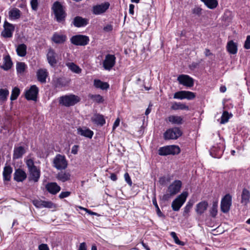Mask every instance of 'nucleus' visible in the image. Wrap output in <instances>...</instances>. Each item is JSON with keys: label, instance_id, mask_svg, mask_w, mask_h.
Returning <instances> with one entry per match:
<instances>
[{"label": "nucleus", "instance_id": "obj_1", "mask_svg": "<svg viewBox=\"0 0 250 250\" xmlns=\"http://www.w3.org/2000/svg\"><path fill=\"white\" fill-rule=\"evenodd\" d=\"M25 163L29 172V181L38 182L41 176L40 169L35 165L34 161L31 159H27Z\"/></svg>", "mask_w": 250, "mask_h": 250}, {"label": "nucleus", "instance_id": "obj_2", "mask_svg": "<svg viewBox=\"0 0 250 250\" xmlns=\"http://www.w3.org/2000/svg\"><path fill=\"white\" fill-rule=\"evenodd\" d=\"M52 10L57 21L62 22L64 21L66 15L62 5L60 2L56 1L54 3Z\"/></svg>", "mask_w": 250, "mask_h": 250}, {"label": "nucleus", "instance_id": "obj_3", "mask_svg": "<svg viewBox=\"0 0 250 250\" xmlns=\"http://www.w3.org/2000/svg\"><path fill=\"white\" fill-rule=\"evenodd\" d=\"M80 101V98L73 94L62 96L59 99L60 104L67 107L75 105Z\"/></svg>", "mask_w": 250, "mask_h": 250}, {"label": "nucleus", "instance_id": "obj_4", "mask_svg": "<svg viewBox=\"0 0 250 250\" xmlns=\"http://www.w3.org/2000/svg\"><path fill=\"white\" fill-rule=\"evenodd\" d=\"M183 132L179 127H174L167 129L164 133V138L166 140H176L182 136Z\"/></svg>", "mask_w": 250, "mask_h": 250}, {"label": "nucleus", "instance_id": "obj_5", "mask_svg": "<svg viewBox=\"0 0 250 250\" xmlns=\"http://www.w3.org/2000/svg\"><path fill=\"white\" fill-rule=\"evenodd\" d=\"M180 152V149L177 146H167L160 147L158 150V154L161 156L168 155H176Z\"/></svg>", "mask_w": 250, "mask_h": 250}, {"label": "nucleus", "instance_id": "obj_6", "mask_svg": "<svg viewBox=\"0 0 250 250\" xmlns=\"http://www.w3.org/2000/svg\"><path fill=\"white\" fill-rule=\"evenodd\" d=\"M187 196L188 193L187 192H183L179 195L172 203V209L175 211H178L186 201Z\"/></svg>", "mask_w": 250, "mask_h": 250}, {"label": "nucleus", "instance_id": "obj_7", "mask_svg": "<svg viewBox=\"0 0 250 250\" xmlns=\"http://www.w3.org/2000/svg\"><path fill=\"white\" fill-rule=\"evenodd\" d=\"M53 167L58 170L64 169L67 167V162L64 156L57 154L53 160Z\"/></svg>", "mask_w": 250, "mask_h": 250}, {"label": "nucleus", "instance_id": "obj_8", "mask_svg": "<svg viewBox=\"0 0 250 250\" xmlns=\"http://www.w3.org/2000/svg\"><path fill=\"white\" fill-rule=\"evenodd\" d=\"M195 97L194 93L189 91H180L175 92L173 95V98L175 99H188L192 100Z\"/></svg>", "mask_w": 250, "mask_h": 250}, {"label": "nucleus", "instance_id": "obj_9", "mask_svg": "<svg viewBox=\"0 0 250 250\" xmlns=\"http://www.w3.org/2000/svg\"><path fill=\"white\" fill-rule=\"evenodd\" d=\"M231 205V196L229 194H226L222 199L221 202V210L224 213H227L230 209Z\"/></svg>", "mask_w": 250, "mask_h": 250}, {"label": "nucleus", "instance_id": "obj_10", "mask_svg": "<svg viewBox=\"0 0 250 250\" xmlns=\"http://www.w3.org/2000/svg\"><path fill=\"white\" fill-rule=\"evenodd\" d=\"M71 42L76 45L84 46L86 45L89 39L87 36L83 35H76L72 37L71 39Z\"/></svg>", "mask_w": 250, "mask_h": 250}, {"label": "nucleus", "instance_id": "obj_11", "mask_svg": "<svg viewBox=\"0 0 250 250\" xmlns=\"http://www.w3.org/2000/svg\"><path fill=\"white\" fill-rule=\"evenodd\" d=\"M179 83L187 87H192L194 84V80L187 75H180L177 78Z\"/></svg>", "mask_w": 250, "mask_h": 250}, {"label": "nucleus", "instance_id": "obj_12", "mask_svg": "<svg viewBox=\"0 0 250 250\" xmlns=\"http://www.w3.org/2000/svg\"><path fill=\"white\" fill-rule=\"evenodd\" d=\"M116 57L114 55L107 54L103 62V67L105 70H110L115 64Z\"/></svg>", "mask_w": 250, "mask_h": 250}, {"label": "nucleus", "instance_id": "obj_13", "mask_svg": "<svg viewBox=\"0 0 250 250\" xmlns=\"http://www.w3.org/2000/svg\"><path fill=\"white\" fill-rule=\"evenodd\" d=\"M181 186V181L180 180H175L169 186L168 192L170 195H174L180 191Z\"/></svg>", "mask_w": 250, "mask_h": 250}, {"label": "nucleus", "instance_id": "obj_14", "mask_svg": "<svg viewBox=\"0 0 250 250\" xmlns=\"http://www.w3.org/2000/svg\"><path fill=\"white\" fill-rule=\"evenodd\" d=\"M46 57L48 62L51 66H54L57 64L58 55L53 49L50 48L48 50Z\"/></svg>", "mask_w": 250, "mask_h": 250}, {"label": "nucleus", "instance_id": "obj_15", "mask_svg": "<svg viewBox=\"0 0 250 250\" xmlns=\"http://www.w3.org/2000/svg\"><path fill=\"white\" fill-rule=\"evenodd\" d=\"M39 92V89L35 85H32L25 93V97L28 100L35 101Z\"/></svg>", "mask_w": 250, "mask_h": 250}, {"label": "nucleus", "instance_id": "obj_16", "mask_svg": "<svg viewBox=\"0 0 250 250\" xmlns=\"http://www.w3.org/2000/svg\"><path fill=\"white\" fill-rule=\"evenodd\" d=\"M27 178V174L24 170L17 168L14 173V180L17 182H22Z\"/></svg>", "mask_w": 250, "mask_h": 250}, {"label": "nucleus", "instance_id": "obj_17", "mask_svg": "<svg viewBox=\"0 0 250 250\" xmlns=\"http://www.w3.org/2000/svg\"><path fill=\"white\" fill-rule=\"evenodd\" d=\"M109 6V4L108 2L94 6L92 8V12L95 15L101 14L105 12Z\"/></svg>", "mask_w": 250, "mask_h": 250}, {"label": "nucleus", "instance_id": "obj_18", "mask_svg": "<svg viewBox=\"0 0 250 250\" xmlns=\"http://www.w3.org/2000/svg\"><path fill=\"white\" fill-rule=\"evenodd\" d=\"M45 188L49 193L52 194H56L61 190V187L55 182L47 184Z\"/></svg>", "mask_w": 250, "mask_h": 250}, {"label": "nucleus", "instance_id": "obj_19", "mask_svg": "<svg viewBox=\"0 0 250 250\" xmlns=\"http://www.w3.org/2000/svg\"><path fill=\"white\" fill-rule=\"evenodd\" d=\"M91 121L97 125H104L105 124L104 116L100 114H95L91 118Z\"/></svg>", "mask_w": 250, "mask_h": 250}, {"label": "nucleus", "instance_id": "obj_20", "mask_svg": "<svg viewBox=\"0 0 250 250\" xmlns=\"http://www.w3.org/2000/svg\"><path fill=\"white\" fill-rule=\"evenodd\" d=\"M48 75V73L46 69H40L37 72L38 80L42 83H45L46 82V79Z\"/></svg>", "mask_w": 250, "mask_h": 250}, {"label": "nucleus", "instance_id": "obj_21", "mask_svg": "<svg viewBox=\"0 0 250 250\" xmlns=\"http://www.w3.org/2000/svg\"><path fill=\"white\" fill-rule=\"evenodd\" d=\"M208 207V203L207 201H202L196 206L195 211L197 214L201 215L207 210Z\"/></svg>", "mask_w": 250, "mask_h": 250}, {"label": "nucleus", "instance_id": "obj_22", "mask_svg": "<svg viewBox=\"0 0 250 250\" xmlns=\"http://www.w3.org/2000/svg\"><path fill=\"white\" fill-rule=\"evenodd\" d=\"M167 121L173 125H180L184 123L183 118L177 115H170L167 117Z\"/></svg>", "mask_w": 250, "mask_h": 250}, {"label": "nucleus", "instance_id": "obj_23", "mask_svg": "<svg viewBox=\"0 0 250 250\" xmlns=\"http://www.w3.org/2000/svg\"><path fill=\"white\" fill-rule=\"evenodd\" d=\"M226 48L228 52L232 55L236 54L237 52V44L231 40L228 42Z\"/></svg>", "mask_w": 250, "mask_h": 250}, {"label": "nucleus", "instance_id": "obj_24", "mask_svg": "<svg viewBox=\"0 0 250 250\" xmlns=\"http://www.w3.org/2000/svg\"><path fill=\"white\" fill-rule=\"evenodd\" d=\"M13 65V62L9 55L3 57V63L0 66L2 69L5 71L9 70Z\"/></svg>", "mask_w": 250, "mask_h": 250}, {"label": "nucleus", "instance_id": "obj_25", "mask_svg": "<svg viewBox=\"0 0 250 250\" xmlns=\"http://www.w3.org/2000/svg\"><path fill=\"white\" fill-rule=\"evenodd\" d=\"M250 202V191L244 188L241 194V203L244 205H247Z\"/></svg>", "mask_w": 250, "mask_h": 250}, {"label": "nucleus", "instance_id": "obj_26", "mask_svg": "<svg viewBox=\"0 0 250 250\" xmlns=\"http://www.w3.org/2000/svg\"><path fill=\"white\" fill-rule=\"evenodd\" d=\"M71 174L67 171L59 172L57 175V178L62 182L69 180Z\"/></svg>", "mask_w": 250, "mask_h": 250}, {"label": "nucleus", "instance_id": "obj_27", "mask_svg": "<svg viewBox=\"0 0 250 250\" xmlns=\"http://www.w3.org/2000/svg\"><path fill=\"white\" fill-rule=\"evenodd\" d=\"M13 169L12 168L8 166H6L4 167V169L3 171L2 175H3V180L9 181L11 179V175L12 173Z\"/></svg>", "mask_w": 250, "mask_h": 250}, {"label": "nucleus", "instance_id": "obj_28", "mask_svg": "<svg viewBox=\"0 0 250 250\" xmlns=\"http://www.w3.org/2000/svg\"><path fill=\"white\" fill-rule=\"evenodd\" d=\"M171 109L174 110H177L179 109L188 110L189 107L185 104L180 102H174L171 106Z\"/></svg>", "mask_w": 250, "mask_h": 250}, {"label": "nucleus", "instance_id": "obj_29", "mask_svg": "<svg viewBox=\"0 0 250 250\" xmlns=\"http://www.w3.org/2000/svg\"><path fill=\"white\" fill-rule=\"evenodd\" d=\"M94 85L95 87L102 90H106L109 87V85L107 83L102 82L98 79L94 80Z\"/></svg>", "mask_w": 250, "mask_h": 250}, {"label": "nucleus", "instance_id": "obj_30", "mask_svg": "<svg viewBox=\"0 0 250 250\" xmlns=\"http://www.w3.org/2000/svg\"><path fill=\"white\" fill-rule=\"evenodd\" d=\"M77 133L78 134L81 135L82 136L88 137L89 138H91L93 135V132L92 131L90 130L87 128H79L77 129Z\"/></svg>", "mask_w": 250, "mask_h": 250}, {"label": "nucleus", "instance_id": "obj_31", "mask_svg": "<svg viewBox=\"0 0 250 250\" xmlns=\"http://www.w3.org/2000/svg\"><path fill=\"white\" fill-rule=\"evenodd\" d=\"M73 23L75 26L81 27L87 25V20L80 17H76L73 21Z\"/></svg>", "mask_w": 250, "mask_h": 250}, {"label": "nucleus", "instance_id": "obj_32", "mask_svg": "<svg viewBox=\"0 0 250 250\" xmlns=\"http://www.w3.org/2000/svg\"><path fill=\"white\" fill-rule=\"evenodd\" d=\"M25 152V149L22 146H19L15 148L14 150L13 158L15 159L21 158Z\"/></svg>", "mask_w": 250, "mask_h": 250}, {"label": "nucleus", "instance_id": "obj_33", "mask_svg": "<svg viewBox=\"0 0 250 250\" xmlns=\"http://www.w3.org/2000/svg\"><path fill=\"white\" fill-rule=\"evenodd\" d=\"M27 47L25 44L22 43L19 44L16 49L18 55L20 57H24L26 54Z\"/></svg>", "mask_w": 250, "mask_h": 250}, {"label": "nucleus", "instance_id": "obj_34", "mask_svg": "<svg viewBox=\"0 0 250 250\" xmlns=\"http://www.w3.org/2000/svg\"><path fill=\"white\" fill-rule=\"evenodd\" d=\"M21 11L18 8H13L9 12V16L11 19L16 20L20 18Z\"/></svg>", "mask_w": 250, "mask_h": 250}, {"label": "nucleus", "instance_id": "obj_35", "mask_svg": "<svg viewBox=\"0 0 250 250\" xmlns=\"http://www.w3.org/2000/svg\"><path fill=\"white\" fill-rule=\"evenodd\" d=\"M52 40L56 43H62L66 40V36L62 34H55Z\"/></svg>", "mask_w": 250, "mask_h": 250}, {"label": "nucleus", "instance_id": "obj_36", "mask_svg": "<svg viewBox=\"0 0 250 250\" xmlns=\"http://www.w3.org/2000/svg\"><path fill=\"white\" fill-rule=\"evenodd\" d=\"M66 65L70 70L75 73L80 74L82 72L80 67L73 62H67Z\"/></svg>", "mask_w": 250, "mask_h": 250}, {"label": "nucleus", "instance_id": "obj_37", "mask_svg": "<svg viewBox=\"0 0 250 250\" xmlns=\"http://www.w3.org/2000/svg\"><path fill=\"white\" fill-rule=\"evenodd\" d=\"M9 91L6 88L0 89V102L4 103L7 101V97L9 95Z\"/></svg>", "mask_w": 250, "mask_h": 250}, {"label": "nucleus", "instance_id": "obj_38", "mask_svg": "<svg viewBox=\"0 0 250 250\" xmlns=\"http://www.w3.org/2000/svg\"><path fill=\"white\" fill-rule=\"evenodd\" d=\"M201 1L209 9H214L218 5V2L216 0H201Z\"/></svg>", "mask_w": 250, "mask_h": 250}, {"label": "nucleus", "instance_id": "obj_39", "mask_svg": "<svg viewBox=\"0 0 250 250\" xmlns=\"http://www.w3.org/2000/svg\"><path fill=\"white\" fill-rule=\"evenodd\" d=\"M27 68V65L24 62H17L16 63V70L18 73L23 74Z\"/></svg>", "mask_w": 250, "mask_h": 250}, {"label": "nucleus", "instance_id": "obj_40", "mask_svg": "<svg viewBox=\"0 0 250 250\" xmlns=\"http://www.w3.org/2000/svg\"><path fill=\"white\" fill-rule=\"evenodd\" d=\"M88 96V98L96 103H102L104 102L103 97L99 94L93 95L89 94Z\"/></svg>", "mask_w": 250, "mask_h": 250}, {"label": "nucleus", "instance_id": "obj_41", "mask_svg": "<svg viewBox=\"0 0 250 250\" xmlns=\"http://www.w3.org/2000/svg\"><path fill=\"white\" fill-rule=\"evenodd\" d=\"M20 93V90L17 87H15L12 90L10 100L14 101L17 99Z\"/></svg>", "mask_w": 250, "mask_h": 250}, {"label": "nucleus", "instance_id": "obj_42", "mask_svg": "<svg viewBox=\"0 0 250 250\" xmlns=\"http://www.w3.org/2000/svg\"><path fill=\"white\" fill-rule=\"evenodd\" d=\"M218 202H213L212 207L210 210V214L213 217H215L217 214Z\"/></svg>", "mask_w": 250, "mask_h": 250}, {"label": "nucleus", "instance_id": "obj_43", "mask_svg": "<svg viewBox=\"0 0 250 250\" xmlns=\"http://www.w3.org/2000/svg\"><path fill=\"white\" fill-rule=\"evenodd\" d=\"M4 31H13L15 30L14 25L5 21L3 25Z\"/></svg>", "mask_w": 250, "mask_h": 250}, {"label": "nucleus", "instance_id": "obj_44", "mask_svg": "<svg viewBox=\"0 0 250 250\" xmlns=\"http://www.w3.org/2000/svg\"><path fill=\"white\" fill-rule=\"evenodd\" d=\"M56 207L55 205L51 201L43 200L42 208H53Z\"/></svg>", "mask_w": 250, "mask_h": 250}, {"label": "nucleus", "instance_id": "obj_45", "mask_svg": "<svg viewBox=\"0 0 250 250\" xmlns=\"http://www.w3.org/2000/svg\"><path fill=\"white\" fill-rule=\"evenodd\" d=\"M230 116L228 112L224 111L221 117V124H225L228 122Z\"/></svg>", "mask_w": 250, "mask_h": 250}, {"label": "nucleus", "instance_id": "obj_46", "mask_svg": "<svg viewBox=\"0 0 250 250\" xmlns=\"http://www.w3.org/2000/svg\"><path fill=\"white\" fill-rule=\"evenodd\" d=\"M170 235L173 238L176 244L182 245H183V242L180 241L175 232H171L170 233Z\"/></svg>", "mask_w": 250, "mask_h": 250}, {"label": "nucleus", "instance_id": "obj_47", "mask_svg": "<svg viewBox=\"0 0 250 250\" xmlns=\"http://www.w3.org/2000/svg\"><path fill=\"white\" fill-rule=\"evenodd\" d=\"M192 205H193V203L188 202V203L187 204L186 207L184 208V210L183 212V216H186V214H188L189 212Z\"/></svg>", "mask_w": 250, "mask_h": 250}, {"label": "nucleus", "instance_id": "obj_48", "mask_svg": "<svg viewBox=\"0 0 250 250\" xmlns=\"http://www.w3.org/2000/svg\"><path fill=\"white\" fill-rule=\"evenodd\" d=\"M33 204L37 208H42L43 200H34L32 201Z\"/></svg>", "mask_w": 250, "mask_h": 250}, {"label": "nucleus", "instance_id": "obj_49", "mask_svg": "<svg viewBox=\"0 0 250 250\" xmlns=\"http://www.w3.org/2000/svg\"><path fill=\"white\" fill-rule=\"evenodd\" d=\"M152 201H153V203L154 205L155 206V208H156V211H157V214L159 216H162L163 215V214L158 207V205L157 203L156 199H153Z\"/></svg>", "mask_w": 250, "mask_h": 250}, {"label": "nucleus", "instance_id": "obj_50", "mask_svg": "<svg viewBox=\"0 0 250 250\" xmlns=\"http://www.w3.org/2000/svg\"><path fill=\"white\" fill-rule=\"evenodd\" d=\"M124 178L126 182L130 186H131L132 183L129 174L126 172L124 175Z\"/></svg>", "mask_w": 250, "mask_h": 250}, {"label": "nucleus", "instance_id": "obj_51", "mask_svg": "<svg viewBox=\"0 0 250 250\" xmlns=\"http://www.w3.org/2000/svg\"><path fill=\"white\" fill-rule=\"evenodd\" d=\"M202 9L198 7H196L192 9L193 14L200 16L201 14Z\"/></svg>", "mask_w": 250, "mask_h": 250}, {"label": "nucleus", "instance_id": "obj_52", "mask_svg": "<svg viewBox=\"0 0 250 250\" xmlns=\"http://www.w3.org/2000/svg\"><path fill=\"white\" fill-rule=\"evenodd\" d=\"M70 195V192L69 191H65V192H62L59 194V198L60 199H63L64 198L67 197L69 196Z\"/></svg>", "mask_w": 250, "mask_h": 250}, {"label": "nucleus", "instance_id": "obj_53", "mask_svg": "<svg viewBox=\"0 0 250 250\" xmlns=\"http://www.w3.org/2000/svg\"><path fill=\"white\" fill-rule=\"evenodd\" d=\"M244 47L247 49H250V36H248L247 37V39L244 44Z\"/></svg>", "mask_w": 250, "mask_h": 250}, {"label": "nucleus", "instance_id": "obj_54", "mask_svg": "<svg viewBox=\"0 0 250 250\" xmlns=\"http://www.w3.org/2000/svg\"><path fill=\"white\" fill-rule=\"evenodd\" d=\"M31 5L33 10H36L38 7V0H31Z\"/></svg>", "mask_w": 250, "mask_h": 250}, {"label": "nucleus", "instance_id": "obj_55", "mask_svg": "<svg viewBox=\"0 0 250 250\" xmlns=\"http://www.w3.org/2000/svg\"><path fill=\"white\" fill-rule=\"evenodd\" d=\"M39 250H49V247L47 244H42L39 246Z\"/></svg>", "mask_w": 250, "mask_h": 250}, {"label": "nucleus", "instance_id": "obj_56", "mask_svg": "<svg viewBox=\"0 0 250 250\" xmlns=\"http://www.w3.org/2000/svg\"><path fill=\"white\" fill-rule=\"evenodd\" d=\"M113 29V26L111 24H108L104 28L105 31H111Z\"/></svg>", "mask_w": 250, "mask_h": 250}, {"label": "nucleus", "instance_id": "obj_57", "mask_svg": "<svg viewBox=\"0 0 250 250\" xmlns=\"http://www.w3.org/2000/svg\"><path fill=\"white\" fill-rule=\"evenodd\" d=\"M1 35L4 38H11L12 36V32H1Z\"/></svg>", "mask_w": 250, "mask_h": 250}, {"label": "nucleus", "instance_id": "obj_58", "mask_svg": "<svg viewBox=\"0 0 250 250\" xmlns=\"http://www.w3.org/2000/svg\"><path fill=\"white\" fill-rule=\"evenodd\" d=\"M78 250H87L86 243L85 242L81 243Z\"/></svg>", "mask_w": 250, "mask_h": 250}, {"label": "nucleus", "instance_id": "obj_59", "mask_svg": "<svg viewBox=\"0 0 250 250\" xmlns=\"http://www.w3.org/2000/svg\"><path fill=\"white\" fill-rule=\"evenodd\" d=\"M78 146L74 145L72 148L71 153L73 154H76L78 153Z\"/></svg>", "mask_w": 250, "mask_h": 250}, {"label": "nucleus", "instance_id": "obj_60", "mask_svg": "<svg viewBox=\"0 0 250 250\" xmlns=\"http://www.w3.org/2000/svg\"><path fill=\"white\" fill-rule=\"evenodd\" d=\"M134 5L130 4L129 6V13L130 14L133 15L134 14Z\"/></svg>", "mask_w": 250, "mask_h": 250}, {"label": "nucleus", "instance_id": "obj_61", "mask_svg": "<svg viewBox=\"0 0 250 250\" xmlns=\"http://www.w3.org/2000/svg\"><path fill=\"white\" fill-rule=\"evenodd\" d=\"M120 124V119L119 118L117 119L114 123L113 125V129L116 128L117 126H119Z\"/></svg>", "mask_w": 250, "mask_h": 250}, {"label": "nucleus", "instance_id": "obj_62", "mask_svg": "<svg viewBox=\"0 0 250 250\" xmlns=\"http://www.w3.org/2000/svg\"><path fill=\"white\" fill-rule=\"evenodd\" d=\"M80 208L82 209H83L85 210L87 213H88L89 214L91 215H97V213L94 212L90 210L87 209V208H83V207H80Z\"/></svg>", "mask_w": 250, "mask_h": 250}, {"label": "nucleus", "instance_id": "obj_63", "mask_svg": "<svg viewBox=\"0 0 250 250\" xmlns=\"http://www.w3.org/2000/svg\"><path fill=\"white\" fill-rule=\"evenodd\" d=\"M110 178L113 181H115L117 179V176L115 173H111L110 176Z\"/></svg>", "mask_w": 250, "mask_h": 250}, {"label": "nucleus", "instance_id": "obj_64", "mask_svg": "<svg viewBox=\"0 0 250 250\" xmlns=\"http://www.w3.org/2000/svg\"><path fill=\"white\" fill-rule=\"evenodd\" d=\"M205 55L206 56H209L212 55V53L210 52V50L206 48L205 50Z\"/></svg>", "mask_w": 250, "mask_h": 250}]
</instances>
